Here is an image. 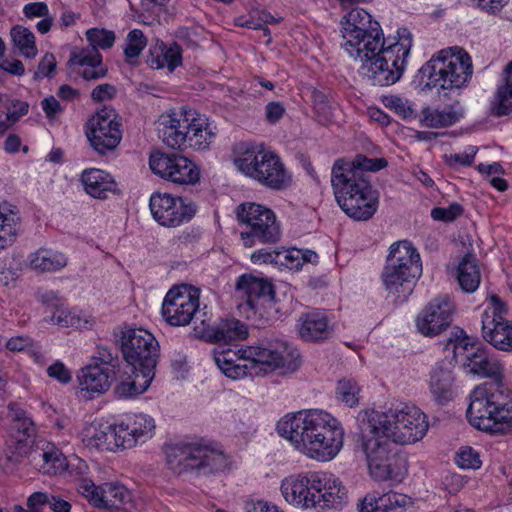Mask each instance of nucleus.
I'll return each instance as SVG.
<instances>
[{"label":"nucleus","mask_w":512,"mask_h":512,"mask_svg":"<svg viewBox=\"0 0 512 512\" xmlns=\"http://www.w3.org/2000/svg\"><path fill=\"white\" fill-rule=\"evenodd\" d=\"M341 33V47L360 62V73L373 85L389 86L402 77L413 43L407 28L385 38L378 21L366 10L353 8L341 21Z\"/></svg>","instance_id":"1"},{"label":"nucleus","mask_w":512,"mask_h":512,"mask_svg":"<svg viewBox=\"0 0 512 512\" xmlns=\"http://www.w3.org/2000/svg\"><path fill=\"white\" fill-rule=\"evenodd\" d=\"M454 349L464 351L463 365L470 373L493 379L472 391L467 409L470 424L490 434H512V391L502 382V363L467 336L457 340Z\"/></svg>","instance_id":"2"},{"label":"nucleus","mask_w":512,"mask_h":512,"mask_svg":"<svg viewBox=\"0 0 512 512\" xmlns=\"http://www.w3.org/2000/svg\"><path fill=\"white\" fill-rule=\"evenodd\" d=\"M384 158H368L358 154L352 161L338 159L331 170V186L341 210L355 221H368L379 207V192L368 172L387 166Z\"/></svg>","instance_id":"3"},{"label":"nucleus","mask_w":512,"mask_h":512,"mask_svg":"<svg viewBox=\"0 0 512 512\" xmlns=\"http://www.w3.org/2000/svg\"><path fill=\"white\" fill-rule=\"evenodd\" d=\"M279 435L310 459L326 462L340 452L344 442L341 423L318 409L285 415L277 424Z\"/></svg>","instance_id":"4"},{"label":"nucleus","mask_w":512,"mask_h":512,"mask_svg":"<svg viewBox=\"0 0 512 512\" xmlns=\"http://www.w3.org/2000/svg\"><path fill=\"white\" fill-rule=\"evenodd\" d=\"M213 359L221 372L231 379L257 376L261 371L283 369L294 372L300 365V354L287 341L272 339L237 350L219 346Z\"/></svg>","instance_id":"5"},{"label":"nucleus","mask_w":512,"mask_h":512,"mask_svg":"<svg viewBox=\"0 0 512 512\" xmlns=\"http://www.w3.org/2000/svg\"><path fill=\"white\" fill-rule=\"evenodd\" d=\"M285 500L300 508L337 509L346 502L348 492L340 479L323 471H308L286 477L281 482Z\"/></svg>","instance_id":"6"},{"label":"nucleus","mask_w":512,"mask_h":512,"mask_svg":"<svg viewBox=\"0 0 512 512\" xmlns=\"http://www.w3.org/2000/svg\"><path fill=\"white\" fill-rule=\"evenodd\" d=\"M361 424L401 445L421 440L429 428L426 414L407 404L388 411L367 410Z\"/></svg>","instance_id":"7"},{"label":"nucleus","mask_w":512,"mask_h":512,"mask_svg":"<svg viewBox=\"0 0 512 512\" xmlns=\"http://www.w3.org/2000/svg\"><path fill=\"white\" fill-rule=\"evenodd\" d=\"M421 275V257L412 243L402 240L391 244L381 273L388 297L396 304L405 302Z\"/></svg>","instance_id":"8"},{"label":"nucleus","mask_w":512,"mask_h":512,"mask_svg":"<svg viewBox=\"0 0 512 512\" xmlns=\"http://www.w3.org/2000/svg\"><path fill=\"white\" fill-rule=\"evenodd\" d=\"M158 130L166 146L182 151L205 150L215 137L206 119L186 108L161 115Z\"/></svg>","instance_id":"9"},{"label":"nucleus","mask_w":512,"mask_h":512,"mask_svg":"<svg viewBox=\"0 0 512 512\" xmlns=\"http://www.w3.org/2000/svg\"><path fill=\"white\" fill-rule=\"evenodd\" d=\"M166 462L177 474L209 476L228 469V456L203 440H181L165 446Z\"/></svg>","instance_id":"10"},{"label":"nucleus","mask_w":512,"mask_h":512,"mask_svg":"<svg viewBox=\"0 0 512 512\" xmlns=\"http://www.w3.org/2000/svg\"><path fill=\"white\" fill-rule=\"evenodd\" d=\"M419 72L430 89L458 90L471 79L473 66L469 54L455 47L439 51Z\"/></svg>","instance_id":"11"},{"label":"nucleus","mask_w":512,"mask_h":512,"mask_svg":"<svg viewBox=\"0 0 512 512\" xmlns=\"http://www.w3.org/2000/svg\"><path fill=\"white\" fill-rule=\"evenodd\" d=\"M360 441L370 476L376 481L400 483L407 474L406 459L393 452L392 440L361 424Z\"/></svg>","instance_id":"12"},{"label":"nucleus","mask_w":512,"mask_h":512,"mask_svg":"<svg viewBox=\"0 0 512 512\" xmlns=\"http://www.w3.org/2000/svg\"><path fill=\"white\" fill-rule=\"evenodd\" d=\"M235 296L241 300L238 309L248 319L269 321L277 313L274 287L267 279L252 274L239 276Z\"/></svg>","instance_id":"13"},{"label":"nucleus","mask_w":512,"mask_h":512,"mask_svg":"<svg viewBox=\"0 0 512 512\" xmlns=\"http://www.w3.org/2000/svg\"><path fill=\"white\" fill-rule=\"evenodd\" d=\"M235 164L246 176L270 189L281 190L290 182L281 159L262 145L247 148Z\"/></svg>","instance_id":"14"},{"label":"nucleus","mask_w":512,"mask_h":512,"mask_svg":"<svg viewBox=\"0 0 512 512\" xmlns=\"http://www.w3.org/2000/svg\"><path fill=\"white\" fill-rule=\"evenodd\" d=\"M237 219L247 227L240 234L245 247L257 242L275 244L282 236L281 225L273 210L256 203H243L237 208Z\"/></svg>","instance_id":"15"},{"label":"nucleus","mask_w":512,"mask_h":512,"mask_svg":"<svg viewBox=\"0 0 512 512\" xmlns=\"http://www.w3.org/2000/svg\"><path fill=\"white\" fill-rule=\"evenodd\" d=\"M102 429L106 435V451L130 449L153 437L155 421L143 413L131 414L113 424H102Z\"/></svg>","instance_id":"16"},{"label":"nucleus","mask_w":512,"mask_h":512,"mask_svg":"<svg viewBox=\"0 0 512 512\" xmlns=\"http://www.w3.org/2000/svg\"><path fill=\"white\" fill-rule=\"evenodd\" d=\"M200 290L194 286L183 284L171 288L164 297L161 313L164 320L171 326H186L193 319L206 318V306L199 309Z\"/></svg>","instance_id":"17"},{"label":"nucleus","mask_w":512,"mask_h":512,"mask_svg":"<svg viewBox=\"0 0 512 512\" xmlns=\"http://www.w3.org/2000/svg\"><path fill=\"white\" fill-rule=\"evenodd\" d=\"M121 351L129 366L154 373L159 344L152 333L142 328L125 327L120 337Z\"/></svg>","instance_id":"18"},{"label":"nucleus","mask_w":512,"mask_h":512,"mask_svg":"<svg viewBox=\"0 0 512 512\" xmlns=\"http://www.w3.org/2000/svg\"><path fill=\"white\" fill-rule=\"evenodd\" d=\"M121 126L114 109L105 107L96 112L87 123L86 136L91 147L101 155L113 151L122 139Z\"/></svg>","instance_id":"19"},{"label":"nucleus","mask_w":512,"mask_h":512,"mask_svg":"<svg viewBox=\"0 0 512 512\" xmlns=\"http://www.w3.org/2000/svg\"><path fill=\"white\" fill-rule=\"evenodd\" d=\"M149 166L154 174L177 185H194L200 180L197 165L179 154L155 152L149 158Z\"/></svg>","instance_id":"20"},{"label":"nucleus","mask_w":512,"mask_h":512,"mask_svg":"<svg viewBox=\"0 0 512 512\" xmlns=\"http://www.w3.org/2000/svg\"><path fill=\"white\" fill-rule=\"evenodd\" d=\"M491 305L482 314V337L494 348L512 351V322L505 318L506 305L497 296L490 298Z\"/></svg>","instance_id":"21"},{"label":"nucleus","mask_w":512,"mask_h":512,"mask_svg":"<svg viewBox=\"0 0 512 512\" xmlns=\"http://www.w3.org/2000/svg\"><path fill=\"white\" fill-rule=\"evenodd\" d=\"M77 491L95 507L125 511L135 508L131 491L118 483L96 486L92 480L83 478L77 484Z\"/></svg>","instance_id":"22"},{"label":"nucleus","mask_w":512,"mask_h":512,"mask_svg":"<svg viewBox=\"0 0 512 512\" xmlns=\"http://www.w3.org/2000/svg\"><path fill=\"white\" fill-rule=\"evenodd\" d=\"M149 206L153 218L165 227H177L189 222L198 210L193 201L168 193H153Z\"/></svg>","instance_id":"23"},{"label":"nucleus","mask_w":512,"mask_h":512,"mask_svg":"<svg viewBox=\"0 0 512 512\" xmlns=\"http://www.w3.org/2000/svg\"><path fill=\"white\" fill-rule=\"evenodd\" d=\"M211 317L202 318L199 324L194 326V334L197 338L208 343H221L222 346L231 347L232 342L241 341L248 337L245 324L237 319H221L214 324L210 323Z\"/></svg>","instance_id":"24"},{"label":"nucleus","mask_w":512,"mask_h":512,"mask_svg":"<svg viewBox=\"0 0 512 512\" xmlns=\"http://www.w3.org/2000/svg\"><path fill=\"white\" fill-rule=\"evenodd\" d=\"M454 305L447 297H439L429 302L416 318L419 333L434 337L445 331L452 323Z\"/></svg>","instance_id":"25"},{"label":"nucleus","mask_w":512,"mask_h":512,"mask_svg":"<svg viewBox=\"0 0 512 512\" xmlns=\"http://www.w3.org/2000/svg\"><path fill=\"white\" fill-rule=\"evenodd\" d=\"M112 382H115L114 394L119 399L135 398L144 393L150 386L154 373L142 371L124 365L114 370Z\"/></svg>","instance_id":"26"},{"label":"nucleus","mask_w":512,"mask_h":512,"mask_svg":"<svg viewBox=\"0 0 512 512\" xmlns=\"http://www.w3.org/2000/svg\"><path fill=\"white\" fill-rule=\"evenodd\" d=\"M101 53L95 48H84L72 53L68 64L72 69L87 81L104 78L108 69L103 65Z\"/></svg>","instance_id":"27"},{"label":"nucleus","mask_w":512,"mask_h":512,"mask_svg":"<svg viewBox=\"0 0 512 512\" xmlns=\"http://www.w3.org/2000/svg\"><path fill=\"white\" fill-rule=\"evenodd\" d=\"M412 506L411 498L405 494L389 491L378 496L367 494L358 505L359 512H407Z\"/></svg>","instance_id":"28"},{"label":"nucleus","mask_w":512,"mask_h":512,"mask_svg":"<svg viewBox=\"0 0 512 512\" xmlns=\"http://www.w3.org/2000/svg\"><path fill=\"white\" fill-rule=\"evenodd\" d=\"M298 326L300 337L307 342L325 341L333 333L326 314L320 311L302 314Z\"/></svg>","instance_id":"29"},{"label":"nucleus","mask_w":512,"mask_h":512,"mask_svg":"<svg viewBox=\"0 0 512 512\" xmlns=\"http://www.w3.org/2000/svg\"><path fill=\"white\" fill-rule=\"evenodd\" d=\"M465 114L462 104L455 100L445 108L426 107L422 110L421 124L428 128H446L458 123Z\"/></svg>","instance_id":"30"},{"label":"nucleus","mask_w":512,"mask_h":512,"mask_svg":"<svg viewBox=\"0 0 512 512\" xmlns=\"http://www.w3.org/2000/svg\"><path fill=\"white\" fill-rule=\"evenodd\" d=\"M81 182L85 191L94 198L106 199L110 193L115 194L118 191V185L113 177L101 169L84 170Z\"/></svg>","instance_id":"31"},{"label":"nucleus","mask_w":512,"mask_h":512,"mask_svg":"<svg viewBox=\"0 0 512 512\" xmlns=\"http://www.w3.org/2000/svg\"><path fill=\"white\" fill-rule=\"evenodd\" d=\"M113 373L115 372L110 367L99 364L87 366L78 375L79 385L88 392L104 393L112 384Z\"/></svg>","instance_id":"32"},{"label":"nucleus","mask_w":512,"mask_h":512,"mask_svg":"<svg viewBox=\"0 0 512 512\" xmlns=\"http://www.w3.org/2000/svg\"><path fill=\"white\" fill-rule=\"evenodd\" d=\"M20 225L18 208L6 201L0 203V251L15 242Z\"/></svg>","instance_id":"33"},{"label":"nucleus","mask_w":512,"mask_h":512,"mask_svg":"<svg viewBox=\"0 0 512 512\" xmlns=\"http://www.w3.org/2000/svg\"><path fill=\"white\" fill-rule=\"evenodd\" d=\"M41 448L31 452L34 461L42 460L40 469L45 474L56 475L63 472L67 467L66 458L62 452L54 445L48 442H42Z\"/></svg>","instance_id":"34"},{"label":"nucleus","mask_w":512,"mask_h":512,"mask_svg":"<svg viewBox=\"0 0 512 512\" xmlns=\"http://www.w3.org/2000/svg\"><path fill=\"white\" fill-rule=\"evenodd\" d=\"M454 376L449 368L436 366L430 377L429 388L434 400L445 404L453 397Z\"/></svg>","instance_id":"35"},{"label":"nucleus","mask_w":512,"mask_h":512,"mask_svg":"<svg viewBox=\"0 0 512 512\" xmlns=\"http://www.w3.org/2000/svg\"><path fill=\"white\" fill-rule=\"evenodd\" d=\"M512 112V62L503 72V83L498 86L493 100L490 104V113L493 116L501 117Z\"/></svg>","instance_id":"36"},{"label":"nucleus","mask_w":512,"mask_h":512,"mask_svg":"<svg viewBox=\"0 0 512 512\" xmlns=\"http://www.w3.org/2000/svg\"><path fill=\"white\" fill-rule=\"evenodd\" d=\"M480 270L476 258L466 254L457 267V280L461 289L467 293L474 292L480 284Z\"/></svg>","instance_id":"37"},{"label":"nucleus","mask_w":512,"mask_h":512,"mask_svg":"<svg viewBox=\"0 0 512 512\" xmlns=\"http://www.w3.org/2000/svg\"><path fill=\"white\" fill-rule=\"evenodd\" d=\"M30 265L40 272H56L67 265V257L57 251L41 248L29 257Z\"/></svg>","instance_id":"38"},{"label":"nucleus","mask_w":512,"mask_h":512,"mask_svg":"<svg viewBox=\"0 0 512 512\" xmlns=\"http://www.w3.org/2000/svg\"><path fill=\"white\" fill-rule=\"evenodd\" d=\"M148 63L153 69L168 68L171 72L182 64V50L176 43L169 47L163 45L151 52Z\"/></svg>","instance_id":"39"},{"label":"nucleus","mask_w":512,"mask_h":512,"mask_svg":"<svg viewBox=\"0 0 512 512\" xmlns=\"http://www.w3.org/2000/svg\"><path fill=\"white\" fill-rule=\"evenodd\" d=\"M10 35L13 45L19 50V53L28 59H33L37 55L35 36L32 31L21 25L14 26Z\"/></svg>","instance_id":"40"},{"label":"nucleus","mask_w":512,"mask_h":512,"mask_svg":"<svg viewBox=\"0 0 512 512\" xmlns=\"http://www.w3.org/2000/svg\"><path fill=\"white\" fill-rule=\"evenodd\" d=\"M45 321L49 324L58 325L63 328L75 329L84 328L88 324V320L79 312L63 308V306L54 310L51 316L45 319Z\"/></svg>","instance_id":"41"},{"label":"nucleus","mask_w":512,"mask_h":512,"mask_svg":"<svg viewBox=\"0 0 512 512\" xmlns=\"http://www.w3.org/2000/svg\"><path fill=\"white\" fill-rule=\"evenodd\" d=\"M361 388L353 378H342L337 382L335 397L347 407L359 405Z\"/></svg>","instance_id":"42"},{"label":"nucleus","mask_w":512,"mask_h":512,"mask_svg":"<svg viewBox=\"0 0 512 512\" xmlns=\"http://www.w3.org/2000/svg\"><path fill=\"white\" fill-rule=\"evenodd\" d=\"M104 436L106 435L102 429V424L98 426L91 425L83 430L82 442L87 448L106 451L107 443H105L106 438Z\"/></svg>","instance_id":"43"},{"label":"nucleus","mask_w":512,"mask_h":512,"mask_svg":"<svg viewBox=\"0 0 512 512\" xmlns=\"http://www.w3.org/2000/svg\"><path fill=\"white\" fill-rule=\"evenodd\" d=\"M86 38L91 44L90 48L109 49L115 42V34L105 29L92 28L87 30Z\"/></svg>","instance_id":"44"},{"label":"nucleus","mask_w":512,"mask_h":512,"mask_svg":"<svg viewBox=\"0 0 512 512\" xmlns=\"http://www.w3.org/2000/svg\"><path fill=\"white\" fill-rule=\"evenodd\" d=\"M311 100L320 123L326 124L332 118L331 106L326 94L318 89L311 91Z\"/></svg>","instance_id":"45"},{"label":"nucleus","mask_w":512,"mask_h":512,"mask_svg":"<svg viewBox=\"0 0 512 512\" xmlns=\"http://www.w3.org/2000/svg\"><path fill=\"white\" fill-rule=\"evenodd\" d=\"M146 44L147 40L141 30L130 31L127 35V45L124 48L126 58L130 60L139 57Z\"/></svg>","instance_id":"46"},{"label":"nucleus","mask_w":512,"mask_h":512,"mask_svg":"<svg viewBox=\"0 0 512 512\" xmlns=\"http://www.w3.org/2000/svg\"><path fill=\"white\" fill-rule=\"evenodd\" d=\"M277 265L290 270L300 269L303 266L302 250L297 248L279 250Z\"/></svg>","instance_id":"47"},{"label":"nucleus","mask_w":512,"mask_h":512,"mask_svg":"<svg viewBox=\"0 0 512 512\" xmlns=\"http://www.w3.org/2000/svg\"><path fill=\"white\" fill-rule=\"evenodd\" d=\"M457 464L462 469H478L482 461L480 454L472 447H462L457 453Z\"/></svg>","instance_id":"48"},{"label":"nucleus","mask_w":512,"mask_h":512,"mask_svg":"<svg viewBox=\"0 0 512 512\" xmlns=\"http://www.w3.org/2000/svg\"><path fill=\"white\" fill-rule=\"evenodd\" d=\"M478 152L476 146H469L464 152L445 155V162L451 168H458L460 166H471L474 158Z\"/></svg>","instance_id":"49"},{"label":"nucleus","mask_w":512,"mask_h":512,"mask_svg":"<svg viewBox=\"0 0 512 512\" xmlns=\"http://www.w3.org/2000/svg\"><path fill=\"white\" fill-rule=\"evenodd\" d=\"M463 213V207L459 203H452L448 207H435L431 211V217L436 221L451 222Z\"/></svg>","instance_id":"50"},{"label":"nucleus","mask_w":512,"mask_h":512,"mask_svg":"<svg viewBox=\"0 0 512 512\" xmlns=\"http://www.w3.org/2000/svg\"><path fill=\"white\" fill-rule=\"evenodd\" d=\"M56 66L57 62L54 54L47 52L40 60L37 70L34 72L33 79L38 81L46 77H52Z\"/></svg>","instance_id":"51"},{"label":"nucleus","mask_w":512,"mask_h":512,"mask_svg":"<svg viewBox=\"0 0 512 512\" xmlns=\"http://www.w3.org/2000/svg\"><path fill=\"white\" fill-rule=\"evenodd\" d=\"M35 297L42 305L53 308L54 310L63 306V299L58 291L38 288L35 292Z\"/></svg>","instance_id":"52"},{"label":"nucleus","mask_w":512,"mask_h":512,"mask_svg":"<svg viewBox=\"0 0 512 512\" xmlns=\"http://www.w3.org/2000/svg\"><path fill=\"white\" fill-rule=\"evenodd\" d=\"M383 103L387 108L393 110L404 118L410 117L413 113L412 108L408 105V101L399 96H386L383 99Z\"/></svg>","instance_id":"53"},{"label":"nucleus","mask_w":512,"mask_h":512,"mask_svg":"<svg viewBox=\"0 0 512 512\" xmlns=\"http://www.w3.org/2000/svg\"><path fill=\"white\" fill-rule=\"evenodd\" d=\"M265 120L269 124L278 123L286 112L284 104L280 101H271L264 108Z\"/></svg>","instance_id":"54"},{"label":"nucleus","mask_w":512,"mask_h":512,"mask_svg":"<svg viewBox=\"0 0 512 512\" xmlns=\"http://www.w3.org/2000/svg\"><path fill=\"white\" fill-rule=\"evenodd\" d=\"M49 377L59 381L62 384H67L71 381V373L69 369L60 361L54 362L47 368Z\"/></svg>","instance_id":"55"},{"label":"nucleus","mask_w":512,"mask_h":512,"mask_svg":"<svg viewBox=\"0 0 512 512\" xmlns=\"http://www.w3.org/2000/svg\"><path fill=\"white\" fill-rule=\"evenodd\" d=\"M115 95L116 88L114 85L109 83L98 85L91 92V98L96 102L112 99Z\"/></svg>","instance_id":"56"},{"label":"nucleus","mask_w":512,"mask_h":512,"mask_svg":"<svg viewBox=\"0 0 512 512\" xmlns=\"http://www.w3.org/2000/svg\"><path fill=\"white\" fill-rule=\"evenodd\" d=\"M23 14L29 19L46 17L49 14V8L44 2H32L23 7Z\"/></svg>","instance_id":"57"},{"label":"nucleus","mask_w":512,"mask_h":512,"mask_svg":"<svg viewBox=\"0 0 512 512\" xmlns=\"http://www.w3.org/2000/svg\"><path fill=\"white\" fill-rule=\"evenodd\" d=\"M14 449L11 451V456L9 458L16 462L20 461L23 457L27 456L30 452V441L27 438H20L14 442L13 446H9V449Z\"/></svg>","instance_id":"58"},{"label":"nucleus","mask_w":512,"mask_h":512,"mask_svg":"<svg viewBox=\"0 0 512 512\" xmlns=\"http://www.w3.org/2000/svg\"><path fill=\"white\" fill-rule=\"evenodd\" d=\"M41 107L47 118H54L63 111L60 102L54 96H48L41 101Z\"/></svg>","instance_id":"59"},{"label":"nucleus","mask_w":512,"mask_h":512,"mask_svg":"<svg viewBox=\"0 0 512 512\" xmlns=\"http://www.w3.org/2000/svg\"><path fill=\"white\" fill-rule=\"evenodd\" d=\"M278 253H279V250L269 251L266 249H259V250H256L251 255V261L254 264H258V263L259 264L260 263H275V264H277Z\"/></svg>","instance_id":"60"},{"label":"nucleus","mask_w":512,"mask_h":512,"mask_svg":"<svg viewBox=\"0 0 512 512\" xmlns=\"http://www.w3.org/2000/svg\"><path fill=\"white\" fill-rule=\"evenodd\" d=\"M50 496L45 492H34L27 500V507L31 512H38L39 507L48 504L50 502Z\"/></svg>","instance_id":"61"},{"label":"nucleus","mask_w":512,"mask_h":512,"mask_svg":"<svg viewBox=\"0 0 512 512\" xmlns=\"http://www.w3.org/2000/svg\"><path fill=\"white\" fill-rule=\"evenodd\" d=\"M98 363L102 367H110L112 370L120 369L124 365L120 364L118 359L115 358L107 348H99Z\"/></svg>","instance_id":"62"},{"label":"nucleus","mask_w":512,"mask_h":512,"mask_svg":"<svg viewBox=\"0 0 512 512\" xmlns=\"http://www.w3.org/2000/svg\"><path fill=\"white\" fill-rule=\"evenodd\" d=\"M0 68L5 72L15 75V76H23L25 74V68L23 63L18 59H4L0 63Z\"/></svg>","instance_id":"63"},{"label":"nucleus","mask_w":512,"mask_h":512,"mask_svg":"<svg viewBox=\"0 0 512 512\" xmlns=\"http://www.w3.org/2000/svg\"><path fill=\"white\" fill-rule=\"evenodd\" d=\"M14 428L27 439H30L35 434V425L29 416L15 422Z\"/></svg>","instance_id":"64"}]
</instances>
